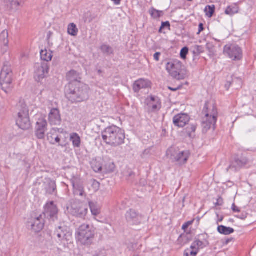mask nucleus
Returning <instances> with one entry per match:
<instances>
[{
	"label": "nucleus",
	"instance_id": "obj_3",
	"mask_svg": "<svg viewBox=\"0 0 256 256\" xmlns=\"http://www.w3.org/2000/svg\"><path fill=\"white\" fill-rule=\"evenodd\" d=\"M102 136L107 144L114 147L123 144L126 138L124 131L115 126L106 128L102 132Z\"/></svg>",
	"mask_w": 256,
	"mask_h": 256
},
{
	"label": "nucleus",
	"instance_id": "obj_57",
	"mask_svg": "<svg viewBox=\"0 0 256 256\" xmlns=\"http://www.w3.org/2000/svg\"><path fill=\"white\" fill-rule=\"evenodd\" d=\"M232 83L230 82H227L225 84V88L226 90H228L231 85Z\"/></svg>",
	"mask_w": 256,
	"mask_h": 256
},
{
	"label": "nucleus",
	"instance_id": "obj_22",
	"mask_svg": "<svg viewBox=\"0 0 256 256\" xmlns=\"http://www.w3.org/2000/svg\"><path fill=\"white\" fill-rule=\"evenodd\" d=\"M88 204L92 216H96L100 214L101 206L97 202L90 200L88 201Z\"/></svg>",
	"mask_w": 256,
	"mask_h": 256
},
{
	"label": "nucleus",
	"instance_id": "obj_10",
	"mask_svg": "<svg viewBox=\"0 0 256 256\" xmlns=\"http://www.w3.org/2000/svg\"><path fill=\"white\" fill-rule=\"evenodd\" d=\"M224 52L233 60H239L242 58L241 48L234 44L225 46L224 48Z\"/></svg>",
	"mask_w": 256,
	"mask_h": 256
},
{
	"label": "nucleus",
	"instance_id": "obj_60",
	"mask_svg": "<svg viewBox=\"0 0 256 256\" xmlns=\"http://www.w3.org/2000/svg\"><path fill=\"white\" fill-rule=\"evenodd\" d=\"M54 141L56 143H60V138L58 136H57L56 138H54Z\"/></svg>",
	"mask_w": 256,
	"mask_h": 256
},
{
	"label": "nucleus",
	"instance_id": "obj_42",
	"mask_svg": "<svg viewBox=\"0 0 256 256\" xmlns=\"http://www.w3.org/2000/svg\"><path fill=\"white\" fill-rule=\"evenodd\" d=\"M3 46H1V54H4L8 52V55L10 56L9 52V46L8 44H2Z\"/></svg>",
	"mask_w": 256,
	"mask_h": 256
},
{
	"label": "nucleus",
	"instance_id": "obj_50",
	"mask_svg": "<svg viewBox=\"0 0 256 256\" xmlns=\"http://www.w3.org/2000/svg\"><path fill=\"white\" fill-rule=\"evenodd\" d=\"M94 170L96 172H100L102 170V166H92Z\"/></svg>",
	"mask_w": 256,
	"mask_h": 256
},
{
	"label": "nucleus",
	"instance_id": "obj_19",
	"mask_svg": "<svg viewBox=\"0 0 256 256\" xmlns=\"http://www.w3.org/2000/svg\"><path fill=\"white\" fill-rule=\"evenodd\" d=\"M48 120L52 125H60V124L62 119L60 111L58 108H54L51 110L48 114Z\"/></svg>",
	"mask_w": 256,
	"mask_h": 256
},
{
	"label": "nucleus",
	"instance_id": "obj_17",
	"mask_svg": "<svg viewBox=\"0 0 256 256\" xmlns=\"http://www.w3.org/2000/svg\"><path fill=\"white\" fill-rule=\"evenodd\" d=\"M48 66L47 63L44 62L40 65L38 66L34 72V78L38 81H40L46 77L48 71Z\"/></svg>",
	"mask_w": 256,
	"mask_h": 256
},
{
	"label": "nucleus",
	"instance_id": "obj_11",
	"mask_svg": "<svg viewBox=\"0 0 256 256\" xmlns=\"http://www.w3.org/2000/svg\"><path fill=\"white\" fill-rule=\"evenodd\" d=\"M54 234L57 236L60 241L65 244V242H70L72 240V232L68 227L58 226Z\"/></svg>",
	"mask_w": 256,
	"mask_h": 256
},
{
	"label": "nucleus",
	"instance_id": "obj_18",
	"mask_svg": "<svg viewBox=\"0 0 256 256\" xmlns=\"http://www.w3.org/2000/svg\"><path fill=\"white\" fill-rule=\"evenodd\" d=\"M189 116L185 114H179L173 118V122L176 126L184 127L190 120Z\"/></svg>",
	"mask_w": 256,
	"mask_h": 256
},
{
	"label": "nucleus",
	"instance_id": "obj_61",
	"mask_svg": "<svg viewBox=\"0 0 256 256\" xmlns=\"http://www.w3.org/2000/svg\"><path fill=\"white\" fill-rule=\"evenodd\" d=\"M222 220H223V217H222V216L220 218H219V219L218 220V222H222Z\"/></svg>",
	"mask_w": 256,
	"mask_h": 256
},
{
	"label": "nucleus",
	"instance_id": "obj_49",
	"mask_svg": "<svg viewBox=\"0 0 256 256\" xmlns=\"http://www.w3.org/2000/svg\"><path fill=\"white\" fill-rule=\"evenodd\" d=\"M106 251L105 250H102L101 251H100L98 252L94 256H106Z\"/></svg>",
	"mask_w": 256,
	"mask_h": 256
},
{
	"label": "nucleus",
	"instance_id": "obj_23",
	"mask_svg": "<svg viewBox=\"0 0 256 256\" xmlns=\"http://www.w3.org/2000/svg\"><path fill=\"white\" fill-rule=\"evenodd\" d=\"M148 106L152 110L155 111L159 110L160 108V104L157 98L151 96L150 98H148Z\"/></svg>",
	"mask_w": 256,
	"mask_h": 256
},
{
	"label": "nucleus",
	"instance_id": "obj_1",
	"mask_svg": "<svg viewBox=\"0 0 256 256\" xmlns=\"http://www.w3.org/2000/svg\"><path fill=\"white\" fill-rule=\"evenodd\" d=\"M88 86L80 82L69 84L65 90L67 98L72 103L81 102L87 100L89 97Z\"/></svg>",
	"mask_w": 256,
	"mask_h": 256
},
{
	"label": "nucleus",
	"instance_id": "obj_41",
	"mask_svg": "<svg viewBox=\"0 0 256 256\" xmlns=\"http://www.w3.org/2000/svg\"><path fill=\"white\" fill-rule=\"evenodd\" d=\"M232 186L236 187L232 182L229 181L224 184L222 188L224 190L227 191L228 190V188H232Z\"/></svg>",
	"mask_w": 256,
	"mask_h": 256
},
{
	"label": "nucleus",
	"instance_id": "obj_20",
	"mask_svg": "<svg viewBox=\"0 0 256 256\" xmlns=\"http://www.w3.org/2000/svg\"><path fill=\"white\" fill-rule=\"evenodd\" d=\"M40 184L42 188V190L46 192H53L56 188L55 182L48 178H45L42 184L40 183Z\"/></svg>",
	"mask_w": 256,
	"mask_h": 256
},
{
	"label": "nucleus",
	"instance_id": "obj_31",
	"mask_svg": "<svg viewBox=\"0 0 256 256\" xmlns=\"http://www.w3.org/2000/svg\"><path fill=\"white\" fill-rule=\"evenodd\" d=\"M240 168L239 164L235 159L234 161L232 162L229 166L226 168V170H232V172H236L239 170Z\"/></svg>",
	"mask_w": 256,
	"mask_h": 256
},
{
	"label": "nucleus",
	"instance_id": "obj_9",
	"mask_svg": "<svg viewBox=\"0 0 256 256\" xmlns=\"http://www.w3.org/2000/svg\"><path fill=\"white\" fill-rule=\"evenodd\" d=\"M68 209L72 214L81 218H84L88 212L87 206L80 201L73 202Z\"/></svg>",
	"mask_w": 256,
	"mask_h": 256
},
{
	"label": "nucleus",
	"instance_id": "obj_26",
	"mask_svg": "<svg viewBox=\"0 0 256 256\" xmlns=\"http://www.w3.org/2000/svg\"><path fill=\"white\" fill-rule=\"evenodd\" d=\"M40 58L43 60L48 62L52 60V52L50 50H42L40 52Z\"/></svg>",
	"mask_w": 256,
	"mask_h": 256
},
{
	"label": "nucleus",
	"instance_id": "obj_14",
	"mask_svg": "<svg viewBox=\"0 0 256 256\" xmlns=\"http://www.w3.org/2000/svg\"><path fill=\"white\" fill-rule=\"evenodd\" d=\"M47 126L48 123L44 118H40L38 120L35 128V134L38 138L44 139V138Z\"/></svg>",
	"mask_w": 256,
	"mask_h": 256
},
{
	"label": "nucleus",
	"instance_id": "obj_58",
	"mask_svg": "<svg viewBox=\"0 0 256 256\" xmlns=\"http://www.w3.org/2000/svg\"><path fill=\"white\" fill-rule=\"evenodd\" d=\"M234 82H238L240 84H241L242 82V80L238 78H236L235 80H232V82L234 83Z\"/></svg>",
	"mask_w": 256,
	"mask_h": 256
},
{
	"label": "nucleus",
	"instance_id": "obj_6",
	"mask_svg": "<svg viewBox=\"0 0 256 256\" xmlns=\"http://www.w3.org/2000/svg\"><path fill=\"white\" fill-rule=\"evenodd\" d=\"M78 240L84 245H90L92 243L94 236V228L88 224H83L77 231Z\"/></svg>",
	"mask_w": 256,
	"mask_h": 256
},
{
	"label": "nucleus",
	"instance_id": "obj_27",
	"mask_svg": "<svg viewBox=\"0 0 256 256\" xmlns=\"http://www.w3.org/2000/svg\"><path fill=\"white\" fill-rule=\"evenodd\" d=\"M218 231L221 234L228 235L233 233L234 230V228L230 227L219 226L218 227Z\"/></svg>",
	"mask_w": 256,
	"mask_h": 256
},
{
	"label": "nucleus",
	"instance_id": "obj_29",
	"mask_svg": "<svg viewBox=\"0 0 256 256\" xmlns=\"http://www.w3.org/2000/svg\"><path fill=\"white\" fill-rule=\"evenodd\" d=\"M238 12V8L236 5L228 6L225 10L226 14L232 16Z\"/></svg>",
	"mask_w": 256,
	"mask_h": 256
},
{
	"label": "nucleus",
	"instance_id": "obj_25",
	"mask_svg": "<svg viewBox=\"0 0 256 256\" xmlns=\"http://www.w3.org/2000/svg\"><path fill=\"white\" fill-rule=\"evenodd\" d=\"M70 140L72 142L74 148H80L81 144V140L79 135L76 132L70 134Z\"/></svg>",
	"mask_w": 256,
	"mask_h": 256
},
{
	"label": "nucleus",
	"instance_id": "obj_7",
	"mask_svg": "<svg viewBox=\"0 0 256 256\" xmlns=\"http://www.w3.org/2000/svg\"><path fill=\"white\" fill-rule=\"evenodd\" d=\"M12 71L9 62H4L1 70V88L7 94L12 91Z\"/></svg>",
	"mask_w": 256,
	"mask_h": 256
},
{
	"label": "nucleus",
	"instance_id": "obj_5",
	"mask_svg": "<svg viewBox=\"0 0 256 256\" xmlns=\"http://www.w3.org/2000/svg\"><path fill=\"white\" fill-rule=\"evenodd\" d=\"M182 67V62L178 60H172L166 64V70L169 74L178 80L184 79L186 76V71Z\"/></svg>",
	"mask_w": 256,
	"mask_h": 256
},
{
	"label": "nucleus",
	"instance_id": "obj_4",
	"mask_svg": "<svg viewBox=\"0 0 256 256\" xmlns=\"http://www.w3.org/2000/svg\"><path fill=\"white\" fill-rule=\"evenodd\" d=\"M16 112L18 116L16 119V125L23 130H28L31 126L29 110L24 102L20 100L16 104Z\"/></svg>",
	"mask_w": 256,
	"mask_h": 256
},
{
	"label": "nucleus",
	"instance_id": "obj_63",
	"mask_svg": "<svg viewBox=\"0 0 256 256\" xmlns=\"http://www.w3.org/2000/svg\"><path fill=\"white\" fill-rule=\"evenodd\" d=\"M132 175H133L132 173H131V174H130V176H132Z\"/></svg>",
	"mask_w": 256,
	"mask_h": 256
},
{
	"label": "nucleus",
	"instance_id": "obj_40",
	"mask_svg": "<svg viewBox=\"0 0 256 256\" xmlns=\"http://www.w3.org/2000/svg\"><path fill=\"white\" fill-rule=\"evenodd\" d=\"M192 48L194 49V53L196 54H199L204 52V48L200 46L196 45Z\"/></svg>",
	"mask_w": 256,
	"mask_h": 256
},
{
	"label": "nucleus",
	"instance_id": "obj_37",
	"mask_svg": "<svg viewBox=\"0 0 256 256\" xmlns=\"http://www.w3.org/2000/svg\"><path fill=\"white\" fill-rule=\"evenodd\" d=\"M206 14L209 17H212L214 12V6H207L205 8Z\"/></svg>",
	"mask_w": 256,
	"mask_h": 256
},
{
	"label": "nucleus",
	"instance_id": "obj_36",
	"mask_svg": "<svg viewBox=\"0 0 256 256\" xmlns=\"http://www.w3.org/2000/svg\"><path fill=\"white\" fill-rule=\"evenodd\" d=\"M198 253L196 250L192 248V246L184 252V256H196Z\"/></svg>",
	"mask_w": 256,
	"mask_h": 256
},
{
	"label": "nucleus",
	"instance_id": "obj_53",
	"mask_svg": "<svg viewBox=\"0 0 256 256\" xmlns=\"http://www.w3.org/2000/svg\"><path fill=\"white\" fill-rule=\"evenodd\" d=\"M232 209L234 212H240L239 208L238 207H236L234 204L232 206Z\"/></svg>",
	"mask_w": 256,
	"mask_h": 256
},
{
	"label": "nucleus",
	"instance_id": "obj_24",
	"mask_svg": "<svg viewBox=\"0 0 256 256\" xmlns=\"http://www.w3.org/2000/svg\"><path fill=\"white\" fill-rule=\"evenodd\" d=\"M66 78L70 81V83L80 82L79 80L80 79L79 74L74 70L67 73Z\"/></svg>",
	"mask_w": 256,
	"mask_h": 256
},
{
	"label": "nucleus",
	"instance_id": "obj_48",
	"mask_svg": "<svg viewBox=\"0 0 256 256\" xmlns=\"http://www.w3.org/2000/svg\"><path fill=\"white\" fill-rule=\"evenodd\" d=\"M192 222L193 221H188L184 223L182 226V229L183 230H186L192 224Z\"/></svg>",
	"mask_w": 256,
	"mask_h": 256
},
{
	"label": "nucleus",
	"instance_id": "obj_28",
	"mask_svg": "<svg viewBox=\"0 0 256 256\" xmlns=\"http://www.w3.org/2000/svg\"><path fill=\"white\" fill-rule=\"evenodd\" d=\"M68 32L72 36H76L78 34V28L74 23L68 24Z\"/></svg>",
	"mask_w": 256,
	"mask_h": 256
},
{
	"label": "nucleus",
	"instance_id": "obj_21",
	"mask_svg": "<svg viewBox=\"0 0 256 256\" xmlns=\"http://www.w3.org/2000/svg\"><path fill=\"white\" fill-rule=\"evenodd\" d=\"M150 86V82L148 80L140 78L134 84L133 90L135 92H138L140 90L149 88Z\"/></svg>",
	"mask_w": 256,
	"mask_h": 256
},
{
	"label": "nucleus",
	"instance_id": "obj_54",
	"mask_svg": "<svg viewBox=\"0 0 256 256\" xmlns=\"http://www.w3.org/2000/svg\"><path fill=\"white\" fill-rule=\"evenodd\" d=\"M51 134H52L51 133L48 134V140H50V142L54 144V142H52L54 139V138H52V136H51Z\"/></svg>",
	"mask_w": 256,
	"mask_h": 256
},
{
	"label": "nucleus",
	"instance_id": "obj_59",
	"mask_svg": "<svg viewBox=\"0 0 256 256\" xmlns=\"http://www.w3.org/2000/svg\"><path fill=\"white\" fill-rule=\"evenodd\" d=\"M112 2H114V3L116 5H118L120 4V1L121 0H112Z\"/></svg>",
	"mask_w": 256,
	"mask_h": 256
},
{
	"label": "nucleus",
	"instance_id": "obj_8",
	"mask_svg": "<svg viewBox=\"0 0 256 256\" xmlns=\"http://www.w3.org/2000/svg\"><path fill=\"white\" fill-rule=\"evenodd\" d=\"M166 154L173 162L183 164L186 162L190 154L188 150L180 151L178 148L171 147L168 150Z\"/></svg>",
	"mask_w": 256,
	"mask_h": 256
},
{
	"label": "nucleus",
	"instance_id": "obj_47",
	"mask_svg": "<svg viewBox=\"0 0 256 256\" xmlns=\"http://www.w3.org/2000/svg\"><path fill=\"white\" fill-rule=\"evenodd\" d=\"M170 24L168 22H162V26H160L159 31L161 32L162 28H170Z\"/></svg>",
	"mask_w": 256,
	"mask_h": 256
},
{
	"label": "nucleus",
	"instance_id": "obj_44",
	"mask_svg": "<svg viewBox=\"0 0 256 256\" xmlns=\"http://www.w3.org/2000/svg\"><path fill=\"white\" fill-rule=\"evenodd\" d=\"M100 184V183L96 180H94L92 182V190L94 192H97L99 190Z\"/></svg>",
	"mask_w": 256,
	"mask_h": 256
},
{
	"label": "nucleus",
	"instance_id": "obj_13",
	"mask_svg": "<svg viewBox=\"0 0 256 256\" xmlns=\"http://www.w3.org/2000/svg\"><path fill=\"white\" fill-rule=\"evenodd\" d=\"M126 222L132 225H138L140 224L143 220V216L136 210L130 208L125 214Z\"/></svg>",
	"mask_w": 256,
	"mask_h": 256
},
{
	"label": "nucleus",
	"instance_id": "obj_52",
	"mask_svg": "<svg viewBox=\"0 0 256 256\" xmlns=\"http://www.w3.org/2000/svg\"><path fill=\"white\" fill-rule=\"evenodd\" d=\"M204 25L202 23H200L199 24L198 26V32L197 34H199L201 32H202L204 30Z\"/></svg>",
	"mask_w": 256,
	"mask_h": 256
},
{
	"label": "nucleus",
	"instance_id": "obj_55",
	"mask_svg": "<svg viewBox=\"0 0 256 256\" xmlns=\"http://www.w3.org/2000/svg\"><path fill=\"white\" fill-rule=\"evenodd\" d=\"M182 88V86H180L176 88H170V87H168V88L170 90H172V91H174V92H176V91L177 90L180 89V88Z\"/></svg>",
	"mask_w": 256,
	"mask_h": 256
},
{
	"label": "nucleus",
	"instance_id": "obj_43",
	"mask_svg": "<svg viewBox=\"0 0 256 256\" xmlns=\"http://www.w3.org/2000/svg\"><path fill=\"white\" fill-rule=\"evenodd\" d=\"M223 204V199L220 196L216 199L214 198V204L215 206H222Z\"/></svg>",
	"mask_w": 256,
	"mask_h": 256
},
{
	"label": "nucleus",
	"instance_id": "obj_35",
	"mask_svg": "<svg viewBox=\"0 0 256 256\" xmlns=\"http://www.w3.org/2000/svg\"><path fill=\"white\" fill-rule=\"evenodd\" d=\"M204 242L200 240H196L192 244V248L196 249L198 252L200 248L204 247Z\"/></svg>",
	"mask_w": 256,
	"mask_h": 256
},
{
	"label": "nucleus",
	"instance_id": "obj_32",
	"mask_svg": "<svg viewBox=\"0 0 256 256\" xmlns=\"http://www.w3.org/2000/svg\"><path fill=\"white\" fill-rule=\"evenodd\" d=\"M100 50L102 52L105 54L109 56L112 54L113 49L112 48L106 44H103L100 46Z\"/></svg>",
	"mask_w": 256,
	"mask_h": 256
},
{
	"label": "nucleus",
	"instance_id": "obj_34",
	"mask_svg": "<svg viewBox=\"0 0 256 256\" xmlns=\"http://www.w3.org/2000/svg\"><path fill=\"white\" fill-rule=\"evenodd\" d=\"M8 38V31L6 30H3L1 33V44H2H2H8L9 40Z\"/></svg>",
	"mask_w": 256,
	"mask_h": 256
},
{
	"label": "nucleus",
	"instance_id": "obj_62",
	"mask_svg": "<svg viewBox=\"0 0 256 256\" xmlns=\"http://www.w3.org/2000/svg\"><path fill=\"white\" fill-rule=\"evenodd\" d=\"M84 193L80 192V196H82L84 195Z\"/></svg>",
	"mask_w": 256,
	"mask_h": 256
},
{
	"label": "nucleus",
	"instance_id": "obj_33",
	"mask_svg": "<svg viewBox=\"0 0 256 256\" xmlns=\"http://www.w3.org/2000/svg\"><path fill=\"white\" fill-rule=\"evenodd\" d=\"M115 164L113 162H108L104 165V170L106 173H111L114 172Z\"/></svg>",
	"mask_w": 256,
	"mask_h": 256
},
{
	"label": "nucleus",
	"instance_id": "obj_46",
	"mask_svg": "<svg viewBox=\"0 0 256 256\" xmlns=\"http://www.w3.org/2000/svg\"><path fill=\"white\" fill-rule=\"evenodd\" d=\"M188 49L187 47H184L180 51V56L182 58H186L187 54L188 53Z\"/></svg>",
	"mask_w": 256,
	"mask_h": 256
},
{
	"label": "nucleus",
	"instance_id": "obj_2",
	"mask_svg": "<svg viewBox=\"0 0 256 256\" xmlns=\"http://www.w3.org/2000/svg\"><path fill=\"white\" fill-rule=\"evenodd\" d=\"M202 114L204 116L202 120V132L206 133L211 128L214 130L218 112L214 102H208L205 104Z\"/></svg>",
	"mask_w": 256,
	"mask_h": 256
},
{
	"label": "nucleus",
	"instance_id": "obj_39",
	"mask_svg": "<svg viewBox=\"0 0 256 256\" xmlns=\"http://www.w3.org/2000/svg\"><path fill=\"white\" fill-rule=\"evenodd\" d=\"M236 161L238 162L240 168H242L243 166H245L248 164V160L246 158H236Z\"/></svg>",
	"mask_w": 256,
	"mask_h": 256
},
{
	"label": "nucleus",
	"instance_id": "obj_30",
	"mask_svg": "<svg viewBox=\"0 0 256 256\" xmlns=\"http://www.w3.org/2000/svg\"><path fill=\"white\" fill-rule=\"evenodd\" d=\"M149 13L154 18H159L163 15V12L162 11L156 10L154 8H150Z\"/></svg>",
	"mask_w": 256,
	"mask_h": 256
},
{
	"label": "nucleus",
	"instance_id": "obj_16",
	"mask_svg": "<svg viewBox=\"0 0 256 256\" xmlns=\"http://www.w3.org/2000/svg\"><path fill=\"white\" fill-rule=\"evenodd\" d=\"M44 216L40 214L32 219L28 222L30 224L32 229L35 232H39L42 230L44 224Z\"/></svg>",
	"mask_w": 256,
	"mask_h": 256
},
{
	"label": "nucleus",
	"instance_id": "obj_45",
	"mask_svg": "<svg viewBox=\"0 0 256 256\" xmlns=\"http://www.w3.org/2000/svg\"><path fill=\"white\" fill-rule=\"evenodd\" d=\"M196 126L194 124H192L190 128L188 127L186 128L187 132L190 137L192 136V132H194L196 131Z\"/></svg>",
	"mask_w": 256,
	"mask_h": 256
},
{
	"label": "nucleus",
	"instance_id": "obj_64",
	"mask_svg": "<svg viewBox=\"0 0 256 256\" xmlns=\"http://www.w3.org/2000/svg\"><path fill=\"white\" fill-rule=\"evenodd\" d=\"M188 0V1H189V2H190V1H192V0Z\"/></svg>",
	"mask_w": 256,
	"mask_h": 256
},
{
	"label": "nucleus",
	"instance_id": "obj_56",
	"mask_svg": "<svg viewBox=\"0 0 256 256\" xmlns=\"http://www.w3.org/2000/svg\"><path fill=\"white\" fill-rule=\"evenodd\" d=\"M149 152L150 150H146L142 153V157L144 158L145 157V155H148L149 154Z\"/></svg>",
	"mask_w": 256,
	"mask_h": 256
},
{
	"label": "nucleus",
	"instance_id": "obj_12",
	"mask_svg": "<svg viewBox=\"0 0 256 256\" xmlns=\"http://www.w3.org/2000/svg\"><path fill=\"white\" fill-rule=\"evenodd\" d=\"M58 209L54 202H48L44 208L43 216L44 218L54 221L58 218Z\"/></svg>",
	"mask_w": 256,
	"mask_h": 256
},
{
	"label": "nucleus",
	"instance_id": "obj_51",
	"mask_svg": "<svg viewBox=\"0 0 256 256\" xmlns=\"http://www.w3.org/2000/svg\"><path fill=\"white\" fill-rule=\"evenodd\" d=\"M161 55V54L159 52H156L154 54V59L156 61L158 62L160 60V56Z\"/></svg>",
	"mask_w": 256,
	"mask_h": 256
},
{
	"label": "nucleus",
	"instance_id": "obj_38",
	"mask_svg": "<svg viewBox=\"0 0 256 256\" xmlns=\"http://www.w3.org/2000/svg\"><path fill=\"white\" fill-rule=\"evenodd\" d=\"M97 16L94 14H92L91 12H88L86 14L84 21L88 22H92L94 20L96 19Z\"/></svg>",
	"mask_w": 256,
	"mask_h": 256
},
{
	"label": "nucleus",
	"instance_id": "obj_15",
	"mask_svg": "<svg viewBox=\"0 0 256 256\" xmlns=\"http://www.w3.org/2000/svg\"><path fill=\"white\" fill-rule=\"evenodd\" d=\"M26 0H3L4 6L10 12H16L23 7Z\"/></svg>",
	"mask_w": 256,
	"mask_h": 256
}]
</instances>
